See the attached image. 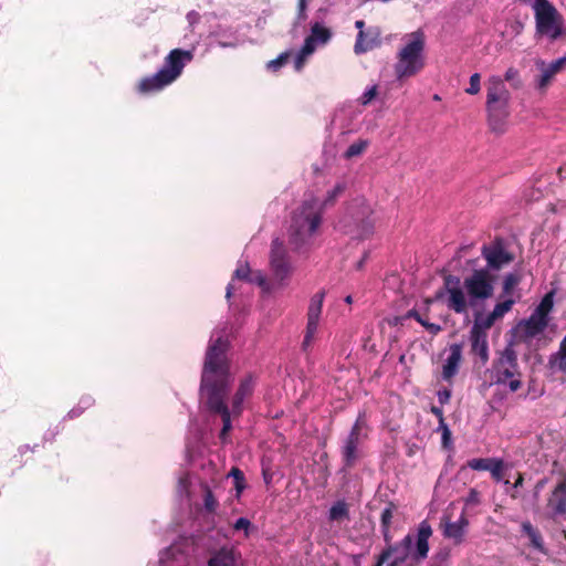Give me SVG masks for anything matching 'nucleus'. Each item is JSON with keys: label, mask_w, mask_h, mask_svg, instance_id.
Wrapping results in <instances>:
<instances>
[{"label": "nucleus", "mask_w": 566, "mask_h": 566, "mask_svg": "<svg viewBox=\"0 0 566 566\" xmlns=\"http://www.w3.org/2000/svg\"><path fill=\"white\" fill-rule=\"evenodd\" d=\"M547 509L554 517L566 515V473L559 474V479L547 499Z\"/></svg>", "instance_id": "obj_14"}, {"label": "nucleus", "mask_w": 566, "mask_h": 566, "mask_svg": "<svg viewBox=\"0 0 566 566\" xmlns=\"http://www.w3.org/2000/svg\"><path fill=\"white\" fill-rule=\"evenodd\" d=\"M469 339L471 345V355L479 358L481 366L486 365L490 358L488 334L479 332L478 327L471 328Z\"/></svg>", "instance_id": "obj_18"}, {"label": "nucleus", "mask_w": 566, "mask_h": 566, "mask_svg": "<svg viewBox=\"0 0 566 566\" xmlns=\"http://www.w3.org/2000/svg\"><path fill=\"white\" fill-rule=\"evenodd\" d=\"M465 503L471 505H476L480 503V493L475 489H470L468 496L465 497Z\"/></svg>", "instance_id": "obj_50"}, {"label": "nucleus", "mask_w": 566, "mask_h": 566, "mask_svg": "<svg viewBox=\"0 0 566 566\" xmlns=\"http://www.w3.org/2000/svg\"><path fill=\"white\" fill-rule=\"evenodd\" d=\"M522 276L518 273H509L503 281V294L509 295L520 284Z\"/></svg>", "instance_id": "obj_34"}, {"label": "nucleus", "mask_w": 566, "mask_h": 566, "mask_svg": "<svg viewBox=\"0 0 566 566\" xmlns=\"http://www.w3.org/2000/svg\"><path fill=\"white\" fill-rule=\"evenodd\" d=\"M437 396H438V400L440 402V405H446L450 401V398H451V390L450 389H441L437 392Z\"/></svg>", "instance_id": "obj_51"}, {"label": "nucleus", "mask_w": 566, "mask_h": 566, "mask_svg": "<svg viewBox=\"0 0 566 566\" xmlns=\"http://www.w3.org/2000/svg\"><path fill=\"white\" fill-rule=\"evenodd\" d=\"M523 482H524V476H523V474H522V473H517V478H516V480H515V482H514V484H513V488H514V489H518V488H521V486L523 485Z\"/></svg>", "instance_id": "obj_61"}, {"label": "nucleus", "mask_w": 566, "mask_h": 566, "mask_svg": "<svg viewBox=\"0 0 566 566\" xmlns=\"http://www.w3.org/2000/svg\"><path fill=\"white\" fill-rule=\"evenodd\" d=\"M521 377L517 353L513 344L510 343L492 361L490 369L491 384L507 386L511 392H516L523 385Z\"/></svg>", "instance_id": "obj_5"}, {"label": "nucleus", "mask_w": 566, "mask_h": 566, "mask_svg": "<svg viewBox=\"0 0 566 566\" xmlns=\"http://www.w3.org/2000/svg\"><path fill=\"white\" fill-rule=\"evenodd\" d=\"M548 366L551 369L566 374V353L556 352L552 354L548 358Z\"/></svg>", "instance_id": "obj_32"}, {"label": "nucleus", "mask_w": 566, "mask_h": 566, "mask_svg": "<svg viewBox=\"0 0 566 566\" xmlns=\"http://www.w3.org/2000/svg\"><path fill=\"white\" fill-rule=\"evenodd\" d=\"M367 428V422L364 413H360L355 423L353 424L348 436L344 439L340 454L344 470L353 469L359 459L363 457L360 446L366 438L364 429Z\"/></svg>", "instance_id": "obj_9"}, {"label": "nucleus", "mask_w": 566, "mask_h": 566, "mask_svg": "<svg viewBox=\"0 0 566 566\" xmlns=\"http://www.w3.org/2000/svg\"><path fill=\"white\" fill-rule=\"evenodd\" d=\"M229 475L233 478L234 489L237 491V495L239 496L247 486L244 473L239 468L233 467L230 470Z\"/></svg>", "instance_id": "obj_33"}, {"label": "nucleus", "mask_w": 566, "mask_h": 566, "mask_svg": "<svg viewBox=\"0 0 566 566\" xmlns=\"http://www.w3.org/2000/svg\"><path fill=\"white\" fill-rule=\"evenodd\" d=\"M250 268L248 265V263L245 264H240L237 270L234 271V277L239 279V280H245L248 281V279L250 277Z\"/></svg>", "instance_id": "obj_48"}, {"label": "nucleus", "mask_w": 566, "mask_h": 566, "mask_svg": "<svg viewBox=\"0 0 566 566\" xmlns=\"http://www.w3.org/2000/svg\"><path fill=\"white\" fill-rule=\"evenodd\" d=\"M494 281L495 276L491 274L489 269L473 270L471 275L464 279L463 287L467 291L471 306L476 301H484L493 296Z\"/></svg>", "instance_id": "obj_10"}, {"label": "nucleus", "mask_w": 566, "mask_h": 566, "mask_svg": "<svg viewBox=\"0 0 566 566\" xmlns=\"http://www.w3.org/2000/svg\"><path fill=\"white\" fill-rule=\"evenodd\" d=\"M448 295L446 304L450 311H453L457 314H464L468 311L469 297H467L462 287L452 289L449 292H446Z\"/></svg>", "instance_id": "obj_24"}, {"label": "nucleus", "mask_w": 566, "mask_h": 566, "mask_svg": "<svg viewBox=\"0 0 566 566\" xmlns=\"http://www.w3.org/2000/svg\"><path fill=\"white\" fill-rule=\"evenodd\" d=\"M532 8L538 34L547 36L551 41L566 40L564 18L552 2L548 0H534Z\"/></svg>", "instance_id": "obj_7"}, {"label": "nucleus", "mask_w": 566, "mask_h": 566, "mask_svg": "<svg viewBox=\"0 0 566 566\" xmlns=\"http://www.w3.org/2000/svg\"><path fill=\"white\" fill-rule=\"evenodd\" d=\"M255 387V377L251 374L240 380L237 391L234 392L231 406L234 418L242 415L244 401L253 395Z\"/></svg>", "instance_id": "obj_15"}, {"label": "nucleus", "mask_w": 566, "mask_h": 566, "mask_svg": "<svg viewBox=\"0 0 566 566\" xmlns=\"http://www.w3.org/2000/svg\"><path fill=\"white\" fill-rule=\"evenodd\" d=\"M547 483V479L543 478L538 480L534 486V496L537 497L539 492L544 489Z\"/></svg>", "instance_id": "obj_57"}, {"label": "nucleus", "mask_w": 566, "mask_h": 566, "mask_svg": "<svg viewBox=\"0 0 566 566\" xmlns=\"http://www.w3.org/2000/svg\"><path fill=\"white\" fill-rule=\"evenodd\" d=\"M402 564V562L394 557L390 562L387 563V566H401Z\"/></svg>", "instance_id": "obj_64"}, {"label": "nucleus", "mask_w": 566, "mask_h": 566, "mask_svg": "<svg viewBox=\"0 0 566 566\" xmlns=\"http://www.w3.org/2000/svg\"><path fill=\"white\" fill-rule=\"evenodd\" d=\"M381 553H387V560L394 555L395 558L398 560L405 563L409 557H411V554L408 549L400 546V544L395 543L392 545H388Z\"/></svg>", "instance_id": "obj_30"}, {"label": "nucleus", "mask_w": 566, "mask_h": 566, "mask_svg": "<svg viewBox=\"0 0 566 566\" xmlns=\"http://www.w3.org/2000/svg\"><path fill=\"white\" fill-rule=\"evenodd\" d=\"M537 65L542 70V74L538 78L537 86L539 90H544L551 83L553 77L558 72H560V70L564 67V65H566V55L553 61L548 65H546L545 62H543V61L537 62Z\"/></svg>", "instance_id": "obj_22"}, {"label": "nucleus", "mask_w": 566, "mask_h": 566, "mask_svg": "<svg viewBox=\"0 0 566 566\" xmlns=\"http://www.w3.org/2000/svg\"><path fill=\"white\" fill-rule=\"evenodd\" d=\"M398 544L411 553L413 536L411 534H407Z\"/></svg>", "instance_id": "obj_54"}, {"label": "nucleus", "mask_w": 566, "mask_h": 566, "mask_svg": "<svg viewBox=\"0 0 566 566\" xmlns=\"http://www.w3.org/2000/svg\"><path fill=\"white\" fill-rule=\"evenodd\" d=\"M557 352H563V353H566V335L564 336V338L560 340L559 343V347H558V350Z\"/></svg>", "instance_id": "obj_63"}, {"label": "nucleus", "mask_w": 566, "mask_h": 566, "mask_svg": "<svg viewBox=\"0 0 566 566\" xmlns=\"http://www.w3.org/2000/svg\"><path fill=\"white\" fill-rule=\"evenodd\" d=\"M250 525H251V522L248 518L240 517V518H238L235 521L233 527L237 531H240V530H245L247 531L250 527Z\"/></svg>", "instance_id": "obj_53"}, {"label": "nucleus", "mask_w": 566, "mask_h": 566, "mask_svg": "<svg viewBox=\"0 0 566 566\" xmlns=\"http://www.w3.org/2000/svg\"><path fill=\"white\" fill-rule=\"evenodd\" d=\"M503 469H504L503 460L499 459V458H494V461H492L491 469H489V471L495 481H501L503 478Z\"/></svg>", "instance_id": "obj_42"}, {"label": "nucleus", "mask_w": 566, "mask_h": 566, "mask_svg": "<svg viewBox=\"0 0 566 566\" xmlns=\"http://www.w3.org/2000/svg\"><path fill=\"white\" fill-rule=\"evenodd\" d=\"M193 60V53L189 50L174 49L164 60L163 67L154 75L143 77L137 91L140 94H149L161 91L174 83L182 73L187 63Z\"/></svg>", "instance_id": "obj_3"}, {"label": "nucleus", "mask_w": 566, "mask_h": 566, "mask_svg": "<svg viewBox=\"0 0 566 566\" xmlns=\"http://www.w3.org/2000/svg\"><path fill=\"white\" fill-rule=\"evenodd\" d=\"M461 280L459 276L453 274H447L443 276V289H440L434 294V300H442L446 295V292H449L452 289H460Z\"/></svg>", "instance_id": "obj_28"}, {"label": "nucleus", "mask_w": 566, "mask_h": 566, "mask_svg": "<svg viewBox=\"0 0 566 566\" xmlns=\"http://www.w3.org/2000/svg\"><path fill=\"white\" fill-rule=\"evenodd\" d=\"M203 507L207 513H216L219 502L207 483L201 484Z\"/></svg>", "instance_id": "obj_27"}, {"label": "nucleus", "mask_w": 566, "mask_h": 566, "mask_svg": "<svg viewBox=\"0 0 566 566\" xmlns=\"http://www.w3.org/2000/svg\"><path fill=\"white\" fill-rule=\"evenodd\" d=\"M340 224L345 232L352 234L355 239H367L374 233L375 228L373 209L364 199H355L347 208Z\"/></svg>", "instance_id": "obj_8"}, {"label": "nucleus", "mask_w": 566, "mask_h": 566, "mask_svg": "<svg viewBox=\"0 0 566 566\" xmlns=\"http://www.w3.org/2000/svg\"><path fill=\"white\" fill-rule=\"evenodd\" d=\"M290 56L291 53L289 51L283 52L276 59L269 61L266 67L270 71L277 72L282 66H284L287 63Z\"/></svg>", "instance_id": "obj_41"}, {"label": "nucleus", "mask_w": 566, "mask_h": 566, "mask_svg": "<svg viewBox=\"0 0 566 566\" xmlns=\"http://www.w3.org/2000/svg\"><path fill=\"white\" fill-rule=\"evenodd\" d=\"M481 252L489 271L501 270L514 260V255L505 250L504 240L501 237H496L489 245L484 244Z\"/></svg>", "instance_id": "obj_12"}, {"label": "nucleus", "mask_w": 566, "mask_h": 566, "mask_svg": "<svg viewBox=\"0 0 566 566\" xmlns=\"http://www.w3.org/2000/svg\"><path fill=\"white\" fill-rule=\"evenodd\" d=\"M346 190V184L345 182H337L335 185V187L327 192L326 195V198L324 199V201L322 203H319V207L322 208V211L325 209V208H328L331 206H333L337 198L340 197Z\"/></svg>", "instance_id": "obj_31"}, {"label": "nucleus", "mask_w": 566, "mask_h": 566, "mask_svg": "<svg viewBox=\"0 0 566 566\" xmlns=\"http://www.w3.org/2000/svg\"><path fill=\"white\" fill-rule=\"evenodd\" d=\"M504 78L507 82H514V84H513L514 87L521 86V82L518 80V71L514 67L507 69V71L505 72Z\"/></svg>", "instance_id": "obj_47"}, {"label": "nucleus", "mask_w": 566, "mask_h": 566, "mask_svg": "<svg viewBox=\"0 0 566 566\" xmlns=\"http://www.w3.org/2000/svg\"><path fill=\"white\" fill-rule=\"evenodd\" d=\"M377 95V85L371 86L368 88L359 98V102L361 105L369 104Z\"/></svg>", "instance_id": "obj_46"}, {"label": "nucleus", "mask_w": 566, "mask_h": 566, "mask_svg": "<svg viewBox=\"0 0 566 566\" xmlns=\"http://www.w3.org/2000/svg\"><path fill=\"white\" fill-rule=\"evenodd\" d=\"M397 510V506L389 502L387 506L382 510L380 515V526L381 527H390L391 520L394 517V512Z\"/></svg>", "instance_id": "obj_40"}, {"label": "nucleus", "mask_w": 566, "mask_h": 566, "mask_svg": "<svg viewBox=\"0 0 566 566\" xmlns=\"http://www.w3.org/2000/svg\"><path fill=\"white\" fill-rule=\"evenodd\" d=\"M431 535V525L428 523V521H422L418 527L416 551L411 554V559L416 563L427 558L429 553V538Z\"/></svg>", "instance_id": "obj_19"}, {"label": "nucleus", "mask_w": 566, "mask_h": 566, "mask_svg": "<svg viewBox=\"0 0 566 566\" xmlns=\"http://www.w3.org/2000/svg\"><path fill=\"white\" fill-rule=\"evenodd\" d=\"M481 75L479 73H474L470 76L469 87L465 90V93L470 95H476L481 90Z\"/></svg>", "instance_id": "obj_44"}, {"label": "nucleus", "mask_w": 566, "mask_h": 566, "mask_svg": "<svg viewBox=\"0 0 566 566\" xmlns=\"http://www.w3.org/2000/svg\"><path fill=\"white\" fill-rule=\"evenodd\" d=\"M373 49V45L369 41L366 40V33L364 30L358 31L356 42L354 45V51L357 54L365 53Z\"/></svg>", "instance_id": "obj_38"}, {"label": "nucleus", "mask_w": 566, "mask_h": 566, "mask_svg": "<svg viewBox=\"0 0 566 566\" xmlns=\"http://www.w3.org/2000/svg\"><path fill=\"white\" fill-rule=\"evenodd\" d=\"M349 505L345 500H338L331 506L328 511V520L331 522L342 523L349 521Z\"/></svg>", "instance_id": "obj_26"}, {"label": "nucleus", "mask_w": 566, "mask_h": 566, "mask_svg": "<svg viewBox=\"0 0 566 566\" xmlns=\"http://www.w3.org/2000/svg\"><path fill=\"white\" fill-rule=\"evenodd\" d=\"M514 305V300L509 298L503 302L497 303L491 314L496 318L503 317L507 312L511 311L512 306Z\"/></svg>", "instance_id": "obj_39"}, {"label": "nucleus", "mask_w": 566, "mask_h": 566, "mask_svg": "<svg viewBox=\"0 0 566 566\" xmlns=\"http://www.w3.org/2000/svg\"><path fill=\"white\" fill-rule=\"evenodd\" d=\"M228 347L229 342L223 337H218L210 343L200 381V394L206 399L207 409L221 418L222 428L219 439L222 443L228 442V436L232 429L231 418L234 417L232 409L230 410L227 405L229 389L233 381L227 357Z\"/></svg>", "instance_id": "obj_1"}, {"label": "nucleus", "mask_w": 566, "mask_h": 566, "mask_svg": "<svg viewBox=\"0 0 566 566\" xmlns=\"http://www.w3.org/2000/svg\"><path fill=\"white\" fill-rule=\"evenodd\" d=\"M297 7H298V19L304 20L306 18V14H305L306 0H298Z\"/></svg>", "instance_id": "obj_59"}, {"label": "nucleus", "mask_w": 566, "mask_h": 566, "mask_svg": "<svg viewBox=\"0 0 566 566\" xmlns=\"http://www.w3.org/2000/svg\"><path fill=\"white\" fill-rule=\"evenodd\" d=\"M424 45L426 36L421 30L409 34V39L400 49L395 64V74L398 80L411 77L423 69Z\"/></svg>", "instance_id": "obj_6"}, {"label": "nucleus", "mask_w": 566, "mask_h": 566, "mask_svg": "<svg viewBox=\"0 0 566 566\" xmlns=\"http://www.w3.org/2000/svg\"><path fill=\"white\" fill-rule=\"evenodd\" d=\"M442 534L446 538L452 539L455 545L463 542L465 530L469 525V520L464 513L460 515L458 521L451 522L449 517L443 516L440 523Z\"/></svg>", "instance_id": "obj_16"}, {"label": "nucleus", "mask_w": 566, "mask_h": 566, "mask_svg": "<svg viewBox=\"0 0 566 566\" xmlns=\"http://www.w3.org/2000/svg\"><path fill=\"white\" fill-rule=\"evenodd\" d=\"M314 52H306L305 51V45L303 44L301 50L298 51L295 60H294V69L295 71L300 72L303 70L305 63H306V59L312 55Z\"/></svg>", "instance_id": "obj_43"}, {"label": "nucleus", "mask_w": 566, "mask_h": 566, "mask_svg": "<svg viewBox=\"0 0 566 566\" xmlns=\"http://www.w3.org/2000/svg\"><path fill=\"white\" fill-rule=\"evenodd\" d=\"M438 431L441 432V443L444 449H449L451 447V430L447 423L439 424Z\"/></svg>", "instance_id": "obj_45"}, {"label": "nucleus", "mask_w": 566, "mask_h": 566, "mask_svg": "<svg viewBox=\"0 0 566 566\" xmlns=\"http://www.w3.org/2000/svg\"><path fill=\"white\" fill-rule=\"evenodd\" d=\"M494 458H475L468 461V467L476 471H489Z\"/></svg>", "instance_id": "obj_37"}, {"label": "nucleus", "mask_w": 566, "mask_h": 566, "mask_svg": "<svg viewBox=\"0 0 566 566\" xmlns=\"http://www.w3.org/2000/svg\"><path fill=\"white\" fill-rule=\"evenodd\" d=\"M422 327H424L433 336L438 335L442 331L440 325L430 323L429 321H426Z\"/></svg>", "instance_id": "obj_52"}, {"label": "nucleus", "mask_w": 566, "mask_h": 566, "mask_svg": "<svg viewBox=\"0 0 566 566\" xmlns=\"http://www.w3.org/2000/svg\"><path fill=\"white\" fill-rule=\"evenodd\" d=\"M249 282L256 283L258 285L269 290L266 286V277L261 272L250 273V277L248 279Z\"/></svg>", "instance_id": "obj_49"}, {"label": "nucleus", "mask_w": 566, "mask_h": 566, "mask_svg": "<svg viewBox=\"0 0 566 566\" xmlns=\"http://www.w3.org/2000/svg\"><path fill=\"white\" fill-rule=\"evenodd\" d=\"M554 296H555L554 290L547 292L541 300V302L537 305V307L535 308L534 313H536L537 315H539L544 318H548V314L551 313V311L553 310V306H554Z\"/></svg>", "instance_id": "obj_29"}, {"label": "nucleus", "mask_w": 566, "mask_h": 566, "mask_svg": "<svg viewBox=\"0 0 566 566\" xmlns=\"http://www.w3.org/2000/svg\"><path fill=\"white\" fill-rule=\"evenodd\" d=\"M387 562V553H380L377 557L375 566H382Z\"/></svg>", "instance_id": "obj_60"}, {"label": "nucleus", "mask_w": 566, "mask_h": 566, "mask_svg": "<svg viewBox=\"0 0 566 566\" xmlns=\"http://www.w3.org/2000/svg\"><path fill=\"white\" fill-rule=\"evenodd\" d=\"M325 293L323 291L314 294L310 301L308 310H307V325L306 332L303 340V347H306L311 344L314 338L317 327L318 321L322 313L323 301Z\"/></svg>", "instance_id": "obj_13"}, {"label": "nucleus", "mask_w": 566, "mask_h": 566, "mask_svg": "<svg viewBox=\"0 0 566 566\" xmlns=\"http://www.w3.org/2000/svg\"><path fill=\"white\" fill-rule=\"evenodd\" d=\"M521 527L522 533L528 537L530 545L541 553H546L544 539L539 530L534 527L530 521H524Z\"/></svg>", "instance_id": "obj_25"}, {"label": "nucleus", "mask_w": 566, "mask_h": 566, "mask_svg": "<svg viewBox=\"0 0 566 566\" xmlns=\"http://www.w3.org/2000/svg\"><path fill=\"white\" fill-rule=\"evenodd\" d=\"M240 557L233 547L222 546L210 552L207 566H237Z\"/></svg>", "instance_id": "obj_20"}, {"label": "nucleus", "mask_w": 566, "mask_h": 566, "mask_svg": "<svg viewBox=\"0 0 566 566\" xmlns=\"http://www.w3.org/2000/svg\"><path fill=\"white\" fill-rule=\"evenodd\" d=\"M322 208L316 198L302 202L292 217L289 229V244L300 252L306 247L322 223Z\"/></svg>", "instance_id": "obj_2"}, {"label": "nucleus", "mask_w": 566, "mask_h": 566, "mask_svg": "<svg viewBox=\"0 0 566 566\" xmlns=\"http://www.w3.org/2000/svg\"><path fill=\"white\" fill-rule=\"evenodd\" d=\"M407 317L416 319L421 326H423L424 322L427 321L415 308L408 311Z\"/></svg>", "instance_id": "obj_56"}, {"label": "nucleus", "mask_w": 566, "mask_h": 566, "mask_svg": "<svg viewBox=\"0 0 566 566\" xmlns=\"http://www.w3.org/2000/svg\"><path fill=\"white\" fill-rule=\"evenodd\" d=\"M511 94L500 76H491L486 85L485 108L489 126L493 132L502 133L510 116Z\"/></svg>", "instance_id": "obj_4"}, {"label": "nucleus", "mask_w": 566, "mask_h": 566, "mask_svg": "<svg viewBox=\"0 0 566 566\" xmlns=\"http://www.w3.org/2000/svg\"><path fill=\"white\" fill-rule=\"evenodd\" d=\"M368 146L367 140H358L353 143L345 151L344 157L350 159L353 157L361 155Z\"/></svg>", "instance_id": "obj_35"}, {"label": "nucleus", "mask_w": 566, "mask_h": 566, "mask_svg": "<svg viewBox=\"0 0 566 566\" xmlns=\"http://www.w3.org/2000/svg\"><path fill=\"white\" fill-rule=\"evenodd\" d=\"M449 350L450 354L442 366V378L446 381H451L459 371L462 360V345L452 344L450 345Z\"/></svg>", "instance_id": "obj_21"}, {"label": "nucleus", "mask_w": 566, "mask_h": 566, "mask_svg": "<svg viewBox=\"0 0 566 566\" xmlns=\"http://www.w3.org/2000/svg\"><path fill=\"white\" fill-rule=\"evenodd\" d=\"M430 411L432 415H434L438 418L439 424L446 423L444 417H443V410L441 407L431 406Z\"/></svg>", "instance_id": "obj_55"}, {"label": "nucleus", "mask_w": 566, "mask_h": 566, "mask_svg": "<svg viewBox=\"0 0 566 566\" xmlns=\"http://www.w3.org/2000/svg\"><path fill=\"white\" fill-rule=\"evenodd\" d=\"M270 268L273 284L279 287L285 286L292 274L293 268L284 243L279 238L274 239L271 244Z\"/></svg>", "instance_id": "obj_11"}, {"label": "nucleus", "mask_w": 566, "mask_h": 566, "mask_svg": "<svg viewBox=\"0 0 566 566\" xmlns=\"http://www.w3.org/2000/svg\"><path fill=\"white\" fill-rule=\"evenodd\" d=\"M496 318L489 313L486 316H478L474 321L472 328L478 327V331L481 333H486V329L491 328L495 323Z\"/></svg>", "instance_id": "obj_36"}, {"label": "nucleus", "mask_w": 566, "mask_h": 566, "mask_svg": "<svg viewBox=\"0 0 566 566\" xmlns=\"http://www.w3.org/2000/svg\"><path fill=\"white\" fill-rule=\"evenodd\" d=\"M368 255H369V253H368V252H365V253H364L363 258H361V259L357 262V264H356V269H357V270H361V269H363V266H364V264H365L366 260L368 259Z\"/></svg>", "instance_id": "obj_62"}, {"label": "nucleus", "mask_w": 566, "mask_h": 566, "mask_svg": "<svg viewBox=\"0 0 566 566\" xmlns=\"http://www.w3.org/2000/svg\"><path fill=\"white\" fill-rule=\"evenodd\" d=\"M381 533H382L384 541L387 544V546L392 545V543H391L392 535L390 533V527H381Z\"/></svg>", "instance_id": "obj_58"}, {"label": "nucleus", "mask_w": 566, "mask_h": 566, "mask_svg": "<svg viewBox=\"0 0 566 566\" xmlns=\"http://www.w3.org/2000/svg\"><path fill=\"white\" fill-rule=\"evenodd\" d=\"M333 36L329 28L321 22H314L311 25L310 34L304 40L305 51L315 52L317 46L327 44Z\"/></svg>", "instance_id": "obj_17"}, {"label": "nucleus", "mask_w": 566, "mask_h": 566, "mask_svg": "<svg viewBox=\"0 0 566 566\" xmlns=\"http://www.w3.org/2000/svg\"><path fill=\"white\" fill-rule=\"evenodd\" d=\"M548 325V318H544L536 313H532L527 319L520 322L518 327L523 328L526 337H535L543 333Z\"/></svg>", "instance_id": "obj_23"}]
</instances>
